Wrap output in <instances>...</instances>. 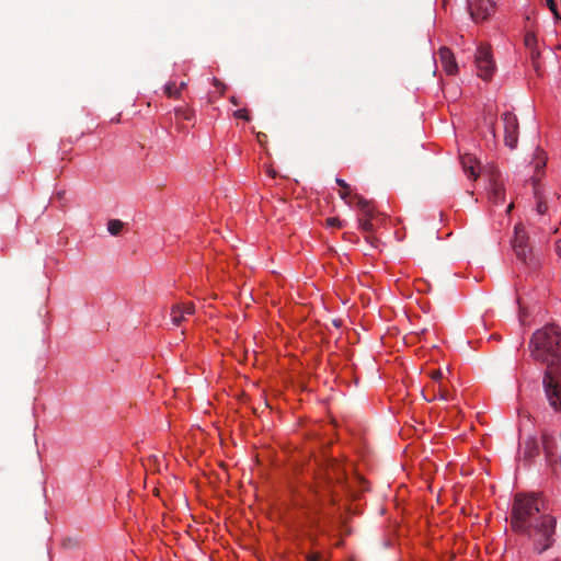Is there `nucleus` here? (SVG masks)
<instances>
[{
  "label": "nucleus",
  "instance_id": "nucleus-15",
  "mask_svg": "<svg viewBox=\"0 0 561 561\" xmlns=\"http://www.w3.org/2000/svg\"><path fill=\"white\" fill-rule=\"evenodd\" d=\"M446 374L450 375L449 368H446V371H444L443 369L439 368V369L432 370L430 373V377L432 378V380L434 382H437V385H438L445 378Z\"/></svg>",
  "mask_w": 561,
  "mask_h": 561
},
{
  "label": "nucleus",
  "instance_id": "nucleus-2",
  "mask_svg": "<svg viewBox=\"0 0 561 561\" xmlns=\"http://www.w3.org/2000/svg\"><path fill=\"white\" fill-rule=\"evenodd\" d=\"M531 356L547 365L545 392L550 407L561 411V334L556 325L537 330L530 341Z\"/></svg>",
  "mask_w": 561,
  "mask_h": 561
},
{
  "label": "nucleus",
  "instance_id": "nucleus-25",
  "mask_svg": "<svg viewBox=\"0 0 561 561\" xmlns=\"http://www.w3.org/2000/svg\"><path fill=\"white\" fill-rule=\"evenodd\" d=\"M336 183L342 187V188H345V190H348V184L342 180V179H336Z\"/></svg>",
  "mask_w": 561,
  "mask_h": 561
},
{
  "label": "nucleus",
  "instance_id": "nucleus-19",
  "mask_svg": "<svg viewBox=\"0 0 561 561\" xmlns=\"http://www.w3.org/2000/svg\"><path fill=\"white\" fill-rule=\"evenodd\" d=\"M525 44L527 47H533L536 44V36L534 33H527L525 35Z\"/></svg>",
  "mask_w": 561,
  "mask_h": 561
},
{
  "label": "nucleus",
  "instance_id": "nucleus-9",
  "mask_svg": "<svg viewBox=\"0 0 561 561\" xmlns=\"http://www.w3.org/2000/svg\"><path fill=\"white\" fill-rule=\"evenodd\" d=\"M439 60L442 62V66L447 75H455L458 70L457 64L455 61L453 53L446 48L443 47L439 49Z\"/></svg>",
  "mask_w": 561,
  "mask_h": 561
},
{
  "label": "nucleus",
  "instance_id": "nucleus-28",
  "mask_svg": "<svg viewBox=\"0 0 561 561\" xmlns=\"http://www.w3.org/2000/svg\"><path fill=\"white\" fill-rule=\"evenodd\" d=\"M318 558L317 557H312V559L310 561H317Z\"/></svg>",
  "mask_w": 561,
  "mask_h": 561
},
{
  "label": "nucleus",
  "instance_id": "nucleus-5",
  "mask_svg": "<svg viewBox=\"0 0 561 561\" xmlns=\"http://www.w3.org/2000/svg\"><path fill=\"white\" fill-rule=\"evenodd\" d=\"M505 144L511 149H514L518 141V121L512 113L503 114Z\"/></svg>",
  "mask_w": 561,
  "mask_h": 561
},
{
  "label": "nucleus",
  "instance_id": "nucleus-4",
  "mask_svg": "<svg viewBox=\"0 0 561 561\" xmlns=\"http://www.w3.org/2000/svg\"><path fill=\"white\" fill-rule=\"evenodd\" d=\"M468 10L476 23L485 21L495 11V3L492 0H468Z\"/></svg>",
  "mask_w": 561,
  "mask_h": 561
},
{
  "label": "nucleus",
  "instance_id": "nucleus-26",
  "mask_svg": "<svg viewBox=\"0 0 561 561\" xmlns=\"http://www.w3.org/2000/svg\"><path fill=\"white\" fill-rule=\"evenodd\" d=\"M556 252L559 256H561V239L556 243Z\"/></svg>",
  "mask_w": 561,
  "mask_h": 561
},
{
  "label": "nucleus",
  "instance_id": "nucleus-24",
  "mask_svg": "<svg viewBox=\"0 0 561 561\" xmlns=\"http://www.w3.org/2000/svg\"><path fill=\"white\" fill-rule=\"evenodd\" d=\"M360 227L365 231H370L373 229V225L368 219L360 221Z\"/></svg>",
  "mask_w": 561,
  "mask_h": 561
},
{
  "label": "nucleus",
  "instance_id": "nucleus-1",
  "mask_svg": "<svg viewBox=\"0 0 561 561\" xmlns=\"http://www.w3.org/2000/svg\"><path fill=\"white\" fill-rule=\"evenodd\" d=\"M543 502L535 494H517L512 508L511 526L514 531L534 540L538 552H543L552 543L556 520L541 513Z\"/></svg>",
  "mask_w": 561,
  "mask_h": 561
},
{
  "label": "nucleus",
  "instance_id": "nucleus-11",
  "mask_svg": "<svg viewBox=\"0 0 561 561\" xmlns=\"http://www.w3.org/2000/svg\"><path fill=\"white\" fill-rule=\"evenodd\" d=\"M450 393L446 389V387L443 385V382H439L437 386H433V397L431 399H427L428 401L433 400H443L448 401L450 400Z\"/></svg>",
  "mask_w": 561,
  "mask_h": 561
},
{
  "label": "nucleus",
  "instance_id": "nucleus-20",
  "mask_svg": "<svg viewBox=\"0 0 561 561\" xmlns=\"http://www.w3.org/2000/svg\"><path fill=\"white\" fill-rule=\"evenodd\" d=\"M548 209L547 202L542 201L541 198L537 202V211L539 215H543Z\"/></svg>",
  "mask_w": 561,
  "mask_h": 561
},
{
  "label": "nucleus",
  "instance_id": "nucleus-6",
  "mask_svg": "<svg viewBox=\"0 0 561 561\" xmlns=\"http://www.w3.org/2000/svg\"><path fill=\"white\" fill-rule=\"evenodd\" d=\"M542 446L546 453V457L550 461H559L561 465V433L558 437L545 434L542 436Z\"/></svg>",
  "mask_w": 561,
  "mask_h": 561
},
{
  "label": "nucleus",
  "instance_id": "nucleus-3",
  "mask_svg": "<svg viewBox=\"0 0 561 561\" xmlns=\"http://www.w3.org/2000/svg\"><path fill=\"white\" fill-rule=\"evenodd\" d=\"M476 65L478 76L483 80H488L492 77L495 70V65L492 59L489 47L480 46L476 53Z\"/></svg>",
  "mask_w": 561,
  "mask_h": 561
},
{
  "label": "nucleus",
  "instance_id": "nucleus-17",
  "mask_svg": "<svg viewBox=\"0 0 561 561\" xmlns=\"http://www.w3.org/2000/svg\"><path fill=\"white\" fill-rule=\"evenodd\" d=\"M357 206L368 216L370 215V208L368 203L360 196H355Z\"/></svg>",
  "mask_w": 561,
  "mask_h": 561
},
{
  "label": "nucleus",
  "instance_id": "nucleus-12",
  "mask_svg": "<svg viewBox=\"0 0 561 561\" xmlns=\"http://www.w3.org/2000/svg\"><path fill=\"white\" fill-rule=\"evenodd\" d=\"M490 198L495 204H499L504 199V192L501 184L496 182L491 184Z\"/></svg>",
  "mask_w": 561,
  "mask_h": 561
},
{
  "label": "nucleus",
  "instance_id": "nucleus-23",
  "mask_svg": "<svg viewBox=\"0 0 561 561\" xmlns=\"http://www.w3.org/2000/svg\"><path fill=\"white\" fill-rule=\"evenodd\" d=\"M351 194V188L348 187V190H345L343 188L341 192H340V197L342 199H344L347 204H351V202L347 201L348 196Z\"/></svg>",
  "mask_w": 561,
  "mask_h": 561
},
{
  "label": "nucleus",
  "instance_id": "nucleus-7",
  "mask_svg": "<svg viewBox=\"0 0 561 561\" xmlns=\"http://www.w3.org/2000/svg\"><path fill=\"white\" fill-rule=\"evenodd\" d=\"M194 312L195 306L192 302L175 304L170 311L171 322L173 325L179 327L186 319V316H191Z\"/></svg>",
  "mask_w": 561,
  "mask_h": 561
},
{
  "label": "nucleus",
  "instance_id": "nucleus-10",
  "mask_svg": "<svg viewBox=\"0 0 561 561\" xmlns=\"http://www.w3.org/2000/svg\"><path fill=\"white\" fill-rule=\"evenodd\" d=\"M513 248L518 257L524 259V260L526 259L527 253H528V248L526 245L525 233L522 228H518V227L515 228Z\"/></svg>",
  "mask_w": 561,
  "mask_h": 561
},
{
  "label": "nucleus",
  "instance_id": "nucleus-18",
  "mask_svg": "<svg viewBox=\"0 0 561 561\" xmlns=\"http://www.w3.org/2000/svg\"><path fill=\"white\" fill-rule=\"evenodd\" d=\"M547 5L551 10V12L553 13L554 19L559 20L560 15L558 13V9H557V4H556L554 0H547Z\"/></svg>",
  "mask_w": 561,
  "mask_h": 561
},
{
  "label": "nucleus",
  "instance_id": "nucleus-8",
  "mask_svg": "<svg viewBox=\"0 0 561 561\" xmlns=\"http://www.w3.org/2000/svg\"><path fill=\"white\" fill-rule=\"evenodd\" d=\"M461 165L465 171V173L470 179H477L480 172V163L477 161L476 157L466 153L461 157Z\"/></svg>",
  "mask_w": 561,
  "mask_h": 561
},
{
  "label": "nucleus",
  "instance_id": "nucleus-16",
  "mask_svg": "<svg viewBox=\"0 0 561 561\" xmlns=\"http://www.w3.org/2000/svg\"><path fill=\"white\" fill-rule=\"evenodd\" d=\"M185 87V83L182 82L180 88H176L174 83H168L165 85V92L169 96H178L180 90Z\"/></svg>",
  "mask_w": 561,
  "mask_h": 561
},
{
  "label": "nucleus",
  "instance_id": "nucleus-21",
  "mask_svg": "<svg viewBox=\"0 0 561 561\" xmlns=\"http://www.w3.org/2000/svg\"><path fill=\"white\" fill-rule=\"evenodd\" d=\"M233 116H234L236 118H240V119H244V121H249V119H250V117H249V115H248L247 111H245V110H243V108H242V110H237V111L233 113Z\"/></svg>",
  "mask_w": 561,
  "mask_h": 561
},
{
  "label": "nucleus",
  "instance_id": "nucleus-14",
  "mask_svg": "<svg viewBox=\"0 0 561 561\" xmlns=\"http://www.w3.org/2000/svg\"><path fill=\"white\" fill-rule=\"evenodd\" d=\"M123 222L118 219H112L108 221L107 224V231L112 234V236H117L118 233H121V231L123 230Z\"/></svg>",
  "mask_w": 561,
  "mask_h": 561
},
{
  "label": "nucleus",
  "instance_id": "nucleus-27",
  "mask_svg": "<svg viewBox=\"0 0 561 561\" xmlns=\"http://www.w3.org/2000/svg\"><path fill=\"white\" fill-rule=\"evenodd\" d=\"M512 206H513L512 204L508 205L507 211H510L512 209Z\"/></svg>",
  "mask_w": 561,
  "mask_h": 561
},
{
  "label": "nucleus",
  "instance_id": "nucleus-22",
  "mask_svg": "<svg viewBox=\"0 0 561 561\" xmlns=\"http://www.w3.org/2000/svg\"><path fill=\"white\" fill-rule=\"evenodd\" d=\"M327 224L330 227H340L341 226V221L337 218H335V217L328 218L327 219Z\"/></svg>",
  "mask_w": 561,
  "mask_h": 561
},
{
  "label": "nucleus",
  "instance_id": "nucleus-13",
  "mask_svg": "<svg viewBox=\"0 0 561 561\" xmlns=\"http://www.w3.org/2000/svg\"><path fill=\"white\" fill-rule=\"evenodd\" d=\"M537 450H538V446H537L536 439L528 438L525 442V450H524L525 457H527V458L534 457L537 454Z\"/></svg>",
  "mask_w": 561,
  "mask_h": 561
}]
</instances>
